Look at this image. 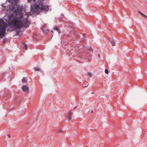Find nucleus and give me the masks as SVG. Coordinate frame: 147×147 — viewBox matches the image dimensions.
I'll return each mask as SVG.
<instances>
[{
  "instance_id": "nucleus-7",
  "label": "nucleus",
  "mask_w": 147,
  "mask_h": 147,
  "mask_svg": "<svg viewBox=\"0 0 147 147\" xmlns=\"http://www.w3.org/2000/svg\"><path fill=\"white\" fill-rule=\"evenodd\" d=\"M71 112H70L69 113L68 115L67 116V117L68 121H70L71 120Z\"/></svg>"
},
{
  "instance_id": "nucleus-16",
  "label": "nucleus",
  "mask_w": 147,
  "mask_h": 147,
  "mask_svg": "<svg viewBox=\"0 0 147 147\" xmlns=\"http://www.w3.org/2000/svg\"><path fill=\"white\" fill-rule=\"evenodd\" d=\"M90 51H92H92H93V50H92V48L90 47Z\"/></svg>"
},
{
  "instance_id": "nucleus-2",
  "label": "nucleus",
  "mask_w": 147,
  "mask_h": 147,
  "mask_svg": "<svg viewBox=\"0 0 147 147\" xmlns=\"http://www.w3.org/2000/svg\"><path fill=\"white\" fill-rule=\"evenodd\" d=\"M49 7L48 5H43L42 3L41 4H35L33 6L31 5V11L28 13L26 12L25 15L28 17L29 16L39 13L41 11H47Z\"/></svg>"
},
{
  "instance_id": "nucleus-14",
  "label": "nucleus",
  "mask_w": 147,
  "mask_h": 147,
  "mask_svg": "<svg viewBox=\"0 0 147 147\" xmlns=\"http://www.w3.org/2000/svg\"><path fill=\"white\" fill-rule=\"evenodd\" d=\"M105 72L106 74H108L109 73V71L107 69H105Z\"/></svg>"
},
{
  "instance_id": "nucleus-1",
  "label": "nucleus",
  "mask_w": 147,
  "mask_h": 147,
  "mask_svg": "<svg viewBox=\"0 0 147 147\" xmlns=\"http://www.w3.org/2000/svg\"><path fill=\"white\" fill-rule=\"evenodd\" d=\"M19 1V0H8V1L12 5L16 6L17 7H8L5 6L3 4L2 5L3 11L5 14H7L11 11H14L15 14V15L12 13L8 16V18L10 20L9 24L15 28L18 29L22 27L28 28L30 24V22L27 18H24V14L21 12L23 8L22 6L17 5Z\"/></svg>"
},
{
  "instance_id": "nucleus-12",
  "label": "nucleus",
  "mask_w": 147,
  "mask_h": 147,
  "mask_svg": "<svg viewBox=\"0 0 147 147\" xmlns=\"http://www.w3.org/2000/svg\"><path fill=\"white\" fill-rule=\"evenodd\" d=\"M87 75L89 77H91L92 76V74L90 73H88Z\"/></svg>"
},
{
  "instance_id": "nucleus-20",
  "label": "nucleus",
  "mask_w": 147,
  "mask_h": 147,
  "mask_svg": "<svg viewBox=\"0 0 147 147\" xmlns=\"http://www.w3.org/2000/svg\"><path fill=\"white\" fill-rule=\"evenodd\" d=\"M5 41H4V42H3V43H5Z\"/></svg>"
},
{
  "instance_id": "nucleus-8",
  "label": "nucleus",
  "mask_w": 147,
  "mask_h": 147,
  "mask_svg": "<svg viewBox=\"0 0 147 147\" xmlns=\"http://www.w3.org/2000/svg\"><path fill=\"white\" fill-rule=\"evenodd\" d=\"M22 81L23 83H26L27 82V79L26 78H24L22 80Z\"/></svg>"
},
{
  "instance_id": "nucleus-17",
  "label": "nucleus",
  "mask_w": 147,
  "mask_h": 147,
  "mask_svg": "<svg viewBox=\"0 0 147 147\" xmlns=\"http://www.w3.org/2000/svg\"><path fill=\"white\" fill-rule=\"evenodd\" d=\"M8 136L9 138H10V135H8Z\"/></svg>"
},
{
  "instance_id": "nucleus-4",
  "label": "nucleus",
  "mask_w": 147,
  "mask_h": 147,
  "mask_svg": "<svg viewBox=\"0 0 147 147\" xmlns=\"http://www.w3.org/2000/svg\"><path fill=\"white\" fill-rule=\"evenodd\" d=\"M22 91L26 93H28L29 92V88L26 85H24L22 87Z\"/></svg>"
},
{
  "instance_id": "nucleus-5",
  "label": "nucleus",
  "mask_w": 147,
  "mask_h": 147,
  "mask_svg": "<svg viewBox=\"0 0 147 147\" xmlns=\"http://www.w3.org/2000/svg\"><path fill=\"white\" fill-rule=\"evenodd\" d=\"M36 0H28V3H30L32 5L34 4L36 2Z\"/></svg>"
},
{
  "instance_id": "nucleus-9",
  "label": "nucleus",
  "mask_w": 147,
  "mask_h": 147,
  "mask_svg": "<svg viewBox=\"0 0 147 147\" xmlns=\"http://www.w3.org/2000/svg\"><path fill=\"white\" fill-rule=\"evenodd\" d=\"M138 12L141 15H142V16H143L144 17H145L146 18H147V16L145 15L144 14H143L140 11H138Z\"/></svg>"
},
{
  "instance_id": "nucleus-18",
  "label": "nucleus",
  "mask_w": 147,
  "mask_h": 147,
  "mask_svg": "<svg viewBox=\"0 0 147 147\" xmlns=\"http://www.w3.org/2000/svg\"><path fill=\"white\" fill-rule=\"evenodd\" d=\"M51 32L52 33H53V31H51Z\"/></svg>"
},
{
  "instance_id": "nucleus-13",
  "label": "nucleus",
  "mask_w": 147,
  "mask_h": 147,
  "mask_svg": "<svg viewBox=\"0 0 147 147\" xmlns=\"http://www.w3.org/2000/svg\"><path fill=\"white\" fill-rule=\"evenodd\" d=\"M44 0H38V2H39V3H39L38 4H41V3H42V4L43 5H43V3H42V1H44Z\"/></svg>"
},
{
  "instance_id": "nucleus-19",
  "label": "nucleus",
  "mask_w": 147,
  "mask_h": 147,
  "mask_svg": "<svg viewBox=\"0 0 147 147\" xmlns=\"http://www.w3.org/2000/svg\"><path fill=\"white\" fill-rule=\"evenodd\" d=\"M93 112V111H92H92H91V112H92H92Z\"/></svg>"
},
{
  "instance_id": "nucleus-3",
  "label": "nucleus",
  "mask_w": 147,
  "mask_h": 147,
  "mask_svg": "<svg viewBox=\"0 0 147 147\" xmlns=\"http://www.w3.org/2000/svg\"><path fill=\"white\" fill-rule=\"evenodd\" d=\"M7 27V25L5 23L0 24V38L5 36Z\"/></svg>"
},
{
  "instance_id": "nucleus-6",
  "label": "nucleus",
  "mask_w": 147,
  "mask_h": 147,
  "mask_svg": "<svg viewBox=\"0 0 147 147\" xmlns=\"http://www.w3.org/2000/svg\"><path fill=\"white\" fill-rule=\"evenodd\" d=\"M110 41L112 45L113 46L115 45V43L114 40L112 39H110Z\"/></svg>"
},
{
  "instance_id": "nucleus-11",
  "label": "nucleus",
  "mask_w": 147,
  "mask_h": 147,
  "mask_svg": "<svg viewBox=\"0 0 147 147\" xmlns=\"http://www.w3.org/2000/svg\"><path fill=\"white\" fill-rule=\"evenodd\" d=\"M54 30H56L58 31V32L60 33V31L59 30V29L57 27H55L54 28Z\"/></svg>"
},
{
  "instance_id": "nucleus-15",
  "label": "nucleus",
  "mask_w": 147,
  "mask_h": 147,
  "mask_svg": "<svg viewBox=\"0 0 147 147\" xmlns=\"http://www.w3.org/2000/svg\"><path fill=\"white\" fill-rule=\"evenodd\" d=\"M24 46H25V49L26 50H27V48H28V47H27V45H26L25 44H24Z\"/></svg>"
},
{
  "instance_id": "nucleus-10",
  "label": "nucleus",
  "mask_w": 147,
  "mask_h": 147,
  "mask_svg": "<svg viewBox=\"0 0 147 147\" xmlns=\"http://www.w3.org/2000/svg\"><path fill=\"white\" fill-rule=\"evenodd\" d=\"M34 69L35 71H40V69L38 67H34Z\"/></svg>"
}]
</instances>
